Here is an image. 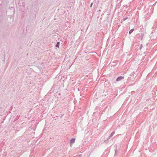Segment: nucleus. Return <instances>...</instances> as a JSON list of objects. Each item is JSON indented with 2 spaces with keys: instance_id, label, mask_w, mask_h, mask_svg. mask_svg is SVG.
<instances>
[{
  "instance_id": "obj_1",
  "label": "nucleus",
  "mask_w": 157,
  "mask_h": 157,
  "mask_svg": "<svg viewBox=\"0 0 157 157\" xmlns=\"http://www.w3.org/2000/svg\"><path fill=\"white\" fill-rule=\"evenodd\" d=\"M124 76H120L118 77L116 79V81H121L122 79H124Z\"/></svg>"
},
{
  "instance_id": "obj_2",
  "label": "nucleus",
  "mask_w": 157,
  "mask_h": 157,
  "mask_svg": "<svg viewBox=\"0 0 157 157\" xmlns=\"http://www.w3.org/2000/svg\"><path fill=\"white\" fill-rule=\"evenodd\" d=\"M114 133H115V132H113L111 133V134L109 136V138H108V139H109L110 138H111L113 135L114 134Z\"/></svg>"
},
{
  "instance_id": "obj_3",
  "label": "nucleus",
  "mask_w": 157,
  "mask_h": 157,
  "mask_svg": "<svg viewBox=\"0 0 157 157\" xmlns=\"http://www.w3.org/2000/svg\"><path fill=\"white\" fill-rule=\"evenodd\" d=\"M75 139L74 138H72L70 140V143H74L75 142Z\"/></svg>"
},
{
  "instance_id": "obj_4",
  "label": "nucleus",
  "mask_w": 157,
  "mask_h": 157,
  "mask_svg": "<svg viewBox=\"0 0 157 157\" xmlns=\"http://www.w3.org/2000/svg\"><path fill=\"white\" fill-rule=\"evenodd\" d=\"M60 43L59 42H57L56 45V47H59V45Z\"/></svg>"
},
{
  "instance_id": "obj_5",
  "label": "nucleus",
  "mask_w": 157,
  "mask_h": 157,
  "mask_svg": "<svg viewBox=\"0 0 157 157\" xmlns=\"http://www.w3.org/2000/svg\"><path fill=\"white\" fill-rule=\"evenodd\" d=\"M134 31V29H131L129 32V34H131Z\"/></svg>"
},
{
  "instance_id": "obj_6",
  "label": "nucleus",
  "mask_w": 157,
  "mask_h": 157,
  "mask_svg": "<svg viewBox=\"0 0 157 157\" xmlns=\"http://www.w3.org/2000/svg\"><path fill=\"white\" fill-rule=\"evenodd\" d=\"M144 36V33H142L141 34V40H142Z\"/></svg>"
},
{
  "instance_id": "obj_7",
  "label": "nucleus",
  "mask_w": 157,
  "mask_h": 157,
  "mask_svg": "<svg viewBox=\"0 0 157 157\" xmlns=\"http://www.w3.org/2000/svg\"><path fill=\"white\" fill-rule=\"evenodd\" d=\"M142 47H143V45H142V44H141V45H140V50L142 48Z\"/></svg>"
},
{
  "instance_id": "obj_8",
  "label": "nucleus",
  "mask_w": 157,
  "mask_h": 157,
  "mask_svg": "<svg viewBox=\"0 0 157 157\" xmlns=\"http://www.w3.org/2000/svg\"><path fill=\"white\" fill-rule=\"evenodd\" d=\"M82 156V155H79L77 156V157H81Z\"/></svg>"
},
{
  "instance_id": "obj_9",
  "label": "nucleus",
  "mask_w": 157,
  "mask_h": 157,
  "mask_svg": "<svg viewBox=\"0 0 157 157\" xmlns=\"http://www.w3.org/2000/svg\"><path fill=\"white\" fill-rule=\"evenodd\" d=\"M128 18V17H127L126 18H123V20L124 21H125V20H126Z\"/></svg>"
},
{
  "instance_id": "obj_10",
  "label": "nucleus",
  "mask_w": 157,
  "mask_h": 157,
  "mask_svg": "<svg viewBox=\"0 0 157 157\" xmlns=\"http://www.w3.org/2000/svg\"><path fill=\"white\" fill-rule=\"evenodd\" d=\"M63 115V114H61V116H60V118H61L62 117Z\"/></svg>"
},
{
  "instance_id": "obj_11",
  "label": "nucleus",
  "mask_w": 157,
  "mask_h": 157,
  "mask_svg": "<svg viewBox=\"0 0 157 157\" xmlns=\"http://www.w3.org/2000/svg\"><path fill=\"white\" fill-rule=\"evenodd\" d=\"M93 5V3H91V5H90V7H92V6Z\"/></svg>"
},
{
  "instance_id": "obj_12",
  "label": "nucleus",
  "mask_w": 157,
  "mask_h": 157,
  "mask_svg": "<svg viewBox=\"0 0 157 157\" xmlns=\"http://www.w3.org/2000/svg\"><path fill=\"white\" fill-rule=\"evenodd\" d=\"M117 152V150H116L115 151V154H116Z\"/></svg>"
}]
</instances>
